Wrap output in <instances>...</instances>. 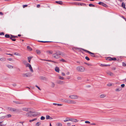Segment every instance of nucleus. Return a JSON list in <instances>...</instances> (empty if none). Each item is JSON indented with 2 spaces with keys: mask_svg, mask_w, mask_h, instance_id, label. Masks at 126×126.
Returning <instances> with one entry per match:
<instances>
[{
  "mask_svg": "<svg viewBox=\"0 0 126 126\" xmlns=\"http://www.w3.org/2000/svg\"><path fill=\"white\" fill-rule=\"evenodd\" d=\"M77 70L80 72H83L84 71V68L82 66H79L77 67Z\"/></svg>",
  "mask_w": 126,
  "mask_h": 126,
  "instance_id": "f257e3e1",
  "label": "nucleus"
},
{
  "mask_svg": "<svg viewBox=\"0 0 126 126\" xmlns=\"http://www.w3.org/2000/svg\"><path fill=\"white\" fill-rule=\"evenodd\" d=\"M52 57L55 59H58L60 58V56H59L57 52L56 51V53L53 54L52 55Z\"/></svg>",
  "mask_w": 126,
  "mask_h": 126,
  "instance_id": "f03ea898",
  "label": "nucleus"
},
{
  "mask_svg": "<svg viewBox=\"0 0 126 126\" xmlns=\"http://www.w3.org/2000/svg\"><path fill=\"white\" fill-rule=\"evenodd\" d=\"M83 50L85 51L86 52H88V53L91 54V55L92 57H96V56L94 54V53H92L90 51H88L87 50L83 49Z\"/></svg>",
  "mask_w": 126,
  "mask_h": 126,
  "instance_id": "7ed1b4c3",
  "label": "nucleus"
},
{
  "mask_svg": "<svg viewBox=\"0 0 126 126\" xmlns=\"http://www.w3.org/2000/svg\"><path fill=\"white\" fill-rule=\"evenodd\" d=\"M32 116L34 117L40 114V113L39 112H38L32 111Z\"/></svg>",
  "mask_w": 126,
  "mask_h": 126,
  "instance_id": "20e7f679",
  "label": "nucleus"
},
{
  "mask_svg": "<svg viewBox=\"0 0 126 126\" xmlns=\"http://www.w3.org/2000/svg\"><path fill=\"white\" fill-rule=\"evenodd\" d=\"M22 75L23 77H30L31 76V74L29 73H25L22 74Z\"/></svg>",
  "mask_w": 126,
  "mask_h": 126,
  "instance_id": "39448f33",
  "label": "nucleus"
},
{
  "mask_svg": "<svg viewBox=\"0 0 126 126\" xmlns=\"http://www.w3.org/2000/svg\"><path fill=\"white\" fill-rule=\"evenodd\" d=\"M106 60L109 61H115L116 60V59L115 57L111 58L110 57H108L106 58Z\"/></svg>",
  "mask_w": 126,
  "mask_h": 126,
  "instance_id": "423d86ee",
  "label": "nucleus"
},
{
  "mask_svg": "<svg viewBox=\"0 0 126 126\" xmlns=\"http://www.w3.org/2000/svg\"><path fill=\"white\" fill-rule=\"evenodd\" d=\"M69 97L70 98L72 99H78L79 96L76 95H70Z\"/></svg>",
  "mask_w": 126,
  "mask_h": 126,
  "instance_id": "0eeeda50",
  "label": "nucleus"
},
{
  "mask_svg": "<svg viewBox=\"0 0 126 126\" xmlns=\"http://www.w3.org/2000/svg\"><path fill=\"white\" fill-rule=\"evenodd\" d=\"M26 66L27 67H29V69L32 72H33V70L32 69L31 66L30 64L29 63H27L26 64Z\"/></svg>",
  "mask_w": 126,
  "mask_h": 126,
  "instance_id": "6e6552de",
  "label": "nucleus"
},
{
  "mask_svg": "<svg viewBox=\"0 0 126 126\" xmlns=\"http://www.w3.org/2000/svg\"><path fill=\"white\" fill-rule=\"evenodd\" d=\"M56 82L57 83L60 84H63L65 83V82L61 80H57Z\"/></svg>",
  "mask_w": 126,
  "mask_h": 126,
  "instance_id": "1a4fd4ad",
  "label": "nucleus"
},
{
  "mask_svg": "<svg viewBox=\"0 0 126 126\" xmlns=\"http://www.w3.org/2000/svg\"><path fill=\"white\" fill-rule=\"evenodd\" d=\"M14 111L17 113H19L21 112L20 109L15 108Z\"/></svg>",
  "mask_w": 126,
  "mask_h": 126,
  "instance_id": "9d476101",
  "label": "nucleus"
},
{
  "mask_svg": "<svg viewBox=\"0 0 126 126\" xmlns=\"http://www.w3.org/2000/svg\"><path fill=\"white\" fill-rule=\"evenodd\" d=\"M32 112L30 111L28 113H27L26 115L28 117H32Z\"/></svg>",
  "mask_w": 126,
  "mask_h": 126,
  "instance_id": "9b49d317",
  "label": "nucleus"
},
{
  "mask_svg": "<svg viewBox=\"0 0 126 126\" xmlns=\"http://www.w3.org/2000/svg\"><path fill=\"white\" fill-rule=\"evenodd\" d=\"M76 103V102L74 100H69L68 104H75Z\"/></svg>",
  "mask_w": 126,
  "mask_h": 126,
  "instance_id": "f8f14e48",
  "label": "nucleus"
},
{
  "mask_svg": "<svg viewBox=\"0 0 126 126\" xmlns=\"http://www.w3.org/2000/svg\"><path fill=\"white\" fill-rule=\"evenodd\" d=\"M40 78L41 79L43 80L47 81V78L43 76H41L40 77Z\"/></svg>",
  "mask_w": 126,
  "mask_h": 126,
  "instance_id": "ddd939ff",
  "label": "nucleus"
},
{
  "mask_svg": "<svg viewBox=\"0 0 126 126\" xmlns=\"http://www.w3.org/2000/svg\"><path fill=\"white\" fill-rule=\"evenodd\" d=\"M13 102L17 104H22L23 103L21 102H20L18 101H14Z\"/></svg>",
  "mask_w": 126,
  "mask_h": 126,
  "instance_id": "4468645a",
  "label": "nucleus"
},
{
  "mask_svg": "<svg viewBox=\"0 0 126 126\" xmlns=\"http://www.w3.org/2000/svg\"><path fill=\"white\" fill-rule=\"evenodd\" d=\"M70 119L69 120L70 121H71L72 122H76L78 121L76 119L72 118H70Z\"/></svg>",
  "mask_w": 126,
  "mask_h": 126,
  "instance_id": "2eb2a0df",
  "label": "nucleus"
},
{
  "mask_svg": "<svg viewBox=\"0 0 126 126\" xmlns=\"http://www.w3.org/2000/svg\"><path fill=\"white\" fill-rule=\"evenodd\" d=\"M62 100L63 102L65 103H66L68 104V102H69V100L63 99H62Z\"/></svg>",
  "mask_w": 126,
  "mask_h": 126,
  "instance_id": "dca6fc26",
  "label": "nucleus"
},
{
  "mask_svg": "<svg viewBox=\"0 0 126 126\" xmlns=\"http://www.w3.org/2000/svg\"><path fill=\"white\" fill-rule=\"evenodd\" d=\"M57 52L58 54L59 55V56H60L61 55H64V53L61 52L60 51H57Z\"/></svg>",
  "mask_w": 126,
  "mask_h": 126,
  "instance_id": "f3484780",
  "label": "nucleus"
},
{
  "mask_svg": "<svg viewBox=\"0 0 126 126\" xmlns=\"http://www.w3.org/2000/svg\"><path fill=\"white\" fill-rule=\"evenodd\" d=\"M122 90V88L121 87H119L115 89V91L116 92H119L121 91Z\"/></svg>",
  "mask_w": 126,
  "mask_h": 126,
  "instance_id": "a211bd4d",
  "label": "nucleus"
},
{
  "mask_svg": "<svg viewBox=\"0 0 126 126\" xmlns=\"http://www.w3.org/2000/svg\"><path fill=\"white\" fill-rule=\"evenodd\" d=\"M100 66L102 67H106L107 66H110V64H101L100 65Z\"/></svg>",
  "mask_w": 126,
  "mask_h": 126,
  "instance_id": "6ab92c4d",
  "label": "nucleus"
},
{
  "mask_svg": "<svg viewBox=\"0 0 126 126\" xmlns=\"http://www.w3.org/2000/svg\"><path fill=\"white\" fill-rule=\"evenodd\" d=\"M55 2L60 5H62L63 4V2L62 1H56Z\"/></svg>",
  "mask_w": 126,
  "mask_h": 126,
  "instance_id": "aec40b11",
  "label": "nucleus"
},
{
  "mask_svg": "<svg viewBox=\"0 0 126 126\" xmlns=\"http://www.w3.org/2000/svg\"><path fill=\"white\" fill-rule=\"evenodd\" d=\"M14 108H11V107H8V109L9 110H10L11 111H14Z\"/></svg>",
  "mask_w": 126,
  "mask_h": 126,
  "instance_id": "412c9836",
  "label": "nucleus"
},
{
  "mask_svg": "<svg viewBox=\"0 0 126 126\" xmlns=\"http://www.w3.org/2000/svg\"><path fill=\"white\" fill-rule=\"evenodd\" d=\"M29 109L30 108H23L22 109V110L23 111H28V109Z\"/></svg>",
  "mask_w": 126,
  "mask_h": 126,
  "instance_id": "4be33fe9",
  "label": "nucleus"
},
{
  "mask_svg": "<svg viewBox=\"0 0 126 126\" xmlns=\"http://www.w3.org/2000/svg\"><path fill=\"white\" fill-rule=\"evenodd\" d=\"M32 58L33 57L32 56H29L27 58L28 60V61L29 63H30L31 60Z\"/></svg>",
  "mask_w": 126,
  "mask_h": 126,
  "instance_id": "5701e85b",
  "label": "nucleus"
},
{
  "mask_svg": "<svg viewBox=\"0 0 126 126\" xmlns=\"http://www.w3.org/2000/svg\"><path fill=\"white\" fill-rule=\"evenodd\" d=\"M59 67H55V70L56 72H59Z\"/></svg>",
  "mask_w": 126,
  "mask_h": 126,
  "instance_id": "b1692460",
  "label": "nucleus"
},
{
  "mask_svg": "<svg viewBox=\"0 0 126 126\" xmlns=\"http://www.w3.org/2000/svg\"><path fill=\"white\" fill-rule=\"evenodd\" d=\"M70 118H69L67 117L66 118L65 120L64 121V122H66L67 121H70Z\"/></svg>",
  "mask_w": 126,
  "mask_h": 126,
  "instance_id": "393cba45",
  "label": "nucleus"
},
{
  "mask_svg": "<svg viewBox=\"0 0 126 126\" xmlns=\"http://www.w3.org/2000/svg\"><path fill=\"white\" fill-rule=\"evenodd\" d=\"M77 50H78L79 51H81L82 50H83V49H83L82 48L78 47L77 48Z\"/></svg>",
  "mask_w": 126,
  "mask_h": 126,
  "instance_id": "a878e982",
  "label": "nucleus"
},
{
  "mask_svg": "<svg viewBox=\"0 0 126 126\" xmlns=\"http://www.w3.org/2000/svg\"><path fill=\"white\" fill-rule=\"evenodd\" d=\"M122 7H123L125 9H126L125 8V3L124 2H122Z\"/></svg>",
  "mask_w": 126,
  "mask_h": 126,
  "instance_id": "bb28decb",
  "label": "nucleus"
},
{
  "mask_svg": "<svg viewBox=\"0 0 126 126\" xmlns=\"http://www.w3.org/2000/svg\"><path fill=\"white\" fill-rule=\"evenodd\" d=\"M7 66L9 68H13V66L10 65H7Z\"/></svg>",
  "mask_w": 126,
  "mask_h": 126,
  "instance_id": "cd10ccee",
  "label": "nucleus"
},
{
  "mask_svg": "<svg viewBox=\"0 0 126 126\" xmlns=\"http://www.w3.org/2000/svg\"><path fill=\"white\" fill-rule=\"evenodd\" d=\"M0 60L1 61H4L6 60V59L5 58H1L0 59Z\"/></svg>",
  "mask_w": 126,
  "mask_h": 126,
  "instance_id": "c85d7f7f",
  "label": "nucleus"
},
{
  "mask_svg": "<svg viewBox=\"0 0 126 126\" xmlns=\"http://www.w3.org/2000/svg\"><path fill=\"white\" fill-rule=\"evenodd\" d=\"M5 37L8 38H10V35L9 34H6L5 35Z\"/></svg>",
  "mask_w": 126,
  "mask_h": 126,
  "instance_id": "c756f323",
  "label": "nucleus"
},
{
  "mask_svg": "<svg viewBox=\"0 0 126 126\" xmlns=\"http://www.w3.org/2000/svg\"><path fill=\"white\" fill-rule=\"evenodd\" d=\"M38 41L39 42H42L44 43H48V42H51V41Z\"/></svg>",
  "mask_w": 126,
  "mask_h": 126,
  "instance_id": "7c9ffc66",
  "label": "nucleus"
},
{
  "mask_svg": "<svg viewBox=\"0 0 126 126\" xmlns=\"http://www.w3.org/2000/svg\"><path fill=\"white\" fill-rule=\"evenodd\" d=\"M36 52L38 54H39L41 53L40 51L39 50H36Z\"/></svg>",
  "mask_w": 126,
  "mask_h": 126,
  "instance_id": "2f4dec72",
  "label": "nucleus"
},
{
  "mask_svg": "<svg viewBox=\"0 0 126 126\" xmlns=\"http://www.w3.org/2000/svg\"><path fill=\"white\" fill-rule=\"evenodd\" d=\"M6 118H9L11 116V115L10 114H8L5 116Z\"/></svg>",
  "mask_w": 126,
  "mask_h": 126,
  "instance_id": "473e14b6",
  "label": "nucleus"
},
{
  "mask_svg": "<svg viewBox=\"0 0 126 126\" xmlns=\"http://www.w3.org/2000/svg\"><path fill=\"white\" fill-rule=\"evenodd\" d=\"M102 5L103 6L105 7H107V5L105 3L103 2Z\"/></svg>",
  "mask_w": 126,
  "mask_h": 126,
  "instance_id": "72a5a7b5",
  "label": "nucleus"
},
{
  "mask_svg": "<svg viewBox=\"0 0 126 126\" xmlns=\"http://www.w3.org/2000/svg\"><path fill=\"white\" fill-rule=\"evenodd\" d=\"M79 5H80L81 6L86 5V4L84 3H79L78 4Z\"/></svg>",
  "mask_w": 126,
  "mask_h": 126,
  "instance_id": "f704fd0d",
  "label": "nucleus"
},
{
  "mask_svg": "<svg viewBox=\"0 0 126 126\" xmlns=\"http://www.w3.org/2000/svg\"><path fill=\"white\" fill-rule=\"evenodd\" d=\"M106 96V95L104 94H102L100 95V97L101 98H103Z\"/></svg>",
  "mask_w": 126,
  "mask_h": 126,
  "instance_id": "c9c22d12",
  "label": "nucleus"
},
{
  "mask_svg": "<svg viewBox=\"0 0 126 126\" xmlns=\"http://www.w3.org/2000/svg\"><path fill=\"white\" fill-rule=\"evenodd\" d=\"M10 39H11L12 41H16V39H15V38H13L12 37V36H11V37H10Z\"/></svg>",
  "mask_w": 126,
  "mask_h": 126,
  "instance_id": "e433bc0d",
  "label": "nucleus"
},
{
  "mask_svg": "<svg viewBox=\"0 0 126 126\" xmlns=\"http://www.w3.org/2000/svg\"><path fill=\"white\" fill-rule=\"evenodd\" d=\"M27 49H29L30 51H31L32 50V49L29 46H27Z\"/></svg>",
  "mask_w": 126,
  "mask_h": 126,
  "instance_id": "4c0bfd02",
  "label": "nucleus"
},
{
  "mask_svg": "<svg viewBox=\"0 0 126 126\" xmlns=\"http://www.w3.org/2000/svg\"><path fill=\"white\" fill-rule=\"evenodd\" d=\"M37 119L36 118L32 120H30L29 121V122H31L33 121H34L37 120Z\"/></svg>",
  "mask_w": 126,
  "mask_h": 126,
  "instance_id": "58836bf2",
  "label": "nucleus"
},
{
  "mask_svg": "<svg viewBox=\"0 0 126 126\" xmlns=\"http://www.w3.org/2000/svg\"><path fill=\"white\" fill-rule=\"evenodd\" d=\"M10 35L11 36H12V37L13 38H17L18 37L17 36L13 35L11 34H10Z\"/></svg>",
  "mask_w": 126,
  "mask_h": 126,
  "instance_id": "ea45409f",
  "label": "nucleus"
},
{
  "mask_svg": "<svg viewBox=\"0 0 126 126\" xmlns=\"http://www.w3.org/2000/svg\"><path fill=\"white\" fill-rule=\"evenodd\" d=\"M89 6L90 7H95V6L93 4H89Z\"/></svg>",
  "mask_w": 126,
  "mask_h": 126,
  "instance_id": "a19ab883",
  "label": "nucleus"
},
{
  "mask_svg": "<svg viewBox=\"0 0 126 126\" xmlns=\"http://www.w3.org/2000/svg\"><path fill=\"white\" fill-rule=\"evenodd\" d=\"M40 124V123L39 122H38L36 123L35 125L36 126H39Z\"/></svg>",
  "mask_w": 126,
  "mask_h": 126,
  "instance_id": "79ce46f5",
  "label": "nucleus"
},
{
  "mask_svg": "<svg viewBox=\"0 0 126 126\" xmlns=\"http://www.w3.org/2000/svg\"><path fill=\"white\" fill-rule=\"evenodd\" d=\"M59 78L61 80H63L64 78L63 77L61 76H59Z\"/></svg>",
  "mask_w": 126,
  "mask_h": 126,
  "instance_id": "37998d69",
  "label": "nucleus"
},
{
  "mask_svg": "<svg viewBox=\"0 0 126 126\" xmlns=\"http://www.w3.org/2000/svg\"><path fill=\"white\" fill-rule=\"evenodd\" d=\"M50 116L48 115H47L46 116V119L47 120L49 119L50 118Z\"/></svg>",
  "mask_w": 126,
  "mask_h": 126,
  "instance_id": "c03bdc74",
  "label": "nucleus"
},
{
  "mask_svg": "<svg viewBox=\"0 0 126 126\" xmlns=\"http://www.w3.org/2000/svg\"><path fill=\"white\" fill-rule=\"evenodd\" d=\"M47 52L49 53L50 54H52L53 53V52L52 51H47Z\"/></svg>",
  "mask_w": 126,
  "mask_h": 126,
  "instance_id": "a18cd8bd",
  "label": "nucleus"
},
{
  "mask_svg": "<svg viewBox=\"0 0 126 126\" xmlns=\"http://www.w3.org/2000/svg\"><path fill=\"white\" fill-rule=\"evenodd\" d=\"M60 61L62 62H66V61L63 59H62L61 60H60Z\"/></svg>",
  "mask_w": 126,
  "mask_h": 126,
  "instance_id": "49530a36",
  "label": "nucleus"
},
{
  "mask_svg": "<svg viewBox=\"0 0 126 126\" xmlns=\"http://www.w3.org/2000/svg\"><path fill=\"white\" fill-rule=\"evenodd\" d=\"M45 119V117L43 116H42L40 118V119L42 120H44Z\"/></svg>",
  "mask_w": 126,
  "mask_h": 126,
  "instance_id": "de8ad7c7",
  "label": "nucleus"
},
{
  "mask_svg": "<svg viewBox=\"0 0 126 126\" xmlns=\"http://www.w3.org/2000/svg\"><path fill=\"white\" fill-rule=\"evenodd\" d=\"M52 83V86L53 87H54L55 86V84L53 82H51Z\"/></svg>",
  "mask_w": 126,
  "mask_h": 126,
  "instance_id": "09e8293b",
  "label": "nucleus"
},
{
  "mask_svg": "<svg viewBox=\"0 0 126 126\" xmlns=\"http://www.w3.org/2000/svg\"><path fill=\"white\" fill-rule=\"evenodd\" d=\"M57 126H62V124L60 123H57Z\"/></svg>",
  "mask_w": 126,
  "mask_h": 126,
  "instance_id": "8fccbe9b",
  "label": "nucleus"
},
{
  "mask_svg": "<svg viewBox=\"0 0 126 126\" xmlns=\"http://www.w3.org/2000/svg\"><path fill=\"white\" fill-rule=\"evenodd\" d=\"M85 59L88 61H89L90 60L89 58L87 56H86L85 57Z\"/></svg>",
  "mask_w": 126,
  "mask_h": 126,
  "instance_id": "3c124183",
  "label": "nucleus"
},
{
  "mask_svg": "<svg viewBox=\"0 0 126 126\" xmlns=\"http://www.w3.org/2000/svg\"><path fill=\"white\" fill-rule=\"evenodd\" d=\"M77 47H73L72 48V49L75 52V50H77Z\"/></svg>",
  "mask_w": 126,
  "mask_h": 126,
  "instance_id": "603ef678",
  "label": "nucleus"
},
{
  "mask_svg": "<svg viewBox=\"0 0 126 126\" xmlns=\"http://www.w3.org/2000/svg\"><path fill=\"white\" fill-rule=\"evenodd\" d=\"M6 118L5 116L1 117H0V119H3L4 118Z\"/></svg>",
  "mask_w": 126,
  "mask_h": 126,
  "instance_id": "864d4df0",
  "label": "nucleus"
},
{
  "mask_svg": "<svg viewBox=\"0 0 126 126\" xmlns=\"http://www.w3.org/2000/svg\"><path fill=\"white\" fill-rule=\"evenodd\" d=\"M46 61H48V62H54V63H55V62L53 61H52V60H46Z\"/></svg>",
  "mask_w": 126,
  "mask_h": 126,
  "instance_id": "5fc2aeb1",
  "label": "nucleus"
},
{
  "mask_svg": "<svg viewBox=\"0 0 126 126\" xmlns=\"http://www.w3.org/2000/svg\"><path fill=\"white\" fill-rule=\"evenodd\" d=\"M122 66H126V64L124 62H123L122 63Z\"/></svg>",
  "mask_w": 126,
  "mask_h": 126,
  "instance_id": "6e6d98bb",
  "label": "nucleus"
},
{
  "mask_svg": "<svg viewBox=\"0 0 126 126\" xmlns=\"http://www.w3.org/2000/svg\"><path fill=\"white\" fill-rule=\"evenodd\" d=\"M121 86L122 88H124L125 86V84H122L121 85Z\"/></svg>",
  "mask_w": 126,
  "mask_h": 126,
  "instance_id": "4d7b16f0",
  "label": "nucleus"
},
{
  "mask_svg": "<svg viewBox=\"0 0 126 126\" xmlns=\"http://www.w3.org/2000/svg\"><path fill=\"white\" fill-rule=\"evenodd\" d=\"M85 123L86 124H90V122L88 121H85Z\"/></svg>",
  "mask_w": 126,
  "mask_h": 126,
  "instance_id": "13d9d810",
  "label": "nucleus"
},
{
  "mask_svg": "<svg viewBox=\"0 0 126 126\" xmlns=\"http://www.w3.org/2000/svg\"><path fill=\"white\" fill-rule=\"evenodd\" d=\"M4 32H2L0 33V35H4Z\"/></svg>",
  "mask_w": 126,
  "mask_h": 126,
  "instance_id": "bf43d9fd",
  "label": "nucleus"
},
{
  "mask_svg": "<svg viewBox=\"0 0 126 126\" xmlns=\"http://www.w3.org/2000/svg\"><path fill=\"white\" fill-rule=\"evenodd\" d=\"M103 2H100L98 3V4L100 5H102Z\"/></svg>",
  "mask_w": 126,
  "mask_h": 126,
  "instance_id": "052dcab7",
  "label": "nucleus"
},
{
  "mask_svg": "<svg viewBox=\"0 0 126 126\" xmlns=\"http://www.w3.org/2000/svg\"><path fill=\"white\" fill-rule=\"evenodd\" d=\"M27 6L28 5H24L23 6V8H24L25 7H27Z\"/></svg>",
  "mask_w": 126,
  "mask_h": 126,
  "instance_id": "680f3d73",
  "label": "nucleus"
},
{
  "mask_svg": "<svg viewBox=\"0 0 126 126\" xmlns=\"http://www.w3.org/2000/svg\"><path fill=\"white\" fill-rule=\"evenodd\" d=\"M8 59V60L10 61H12V58H9L8 59Z\"/></svg>",
  "mask_w": 126,
  "mask_h": 126,
  "instance_id": "e2e57ef3",
  "label": "nucleus"
},
{
  "mask_svg": "<svg viewBox=\"0 0 126 126\" xmlns=\"http://www.w3.org/2000/svg\"><path fill=\"white\" fill-rule=\"evenodd\" d=\"M35 86L37 87L39 90H41V89H40L39 87L37 85H36Z\"/></svg>",
  "mask_w": 126,
  "mask_h": 126,
  "instance_id": "0e129e2a",
  "label": "nucleus"
},
{
  "mask_svg": "<svg viewBox=\"0 0 126 126\" xmlns=\"http://www.w3.org/2000/svg\"><path fill=\"white\" fill-rule=\"evenodd\" d=\"M77 79L78 80H81V78L80 77H78L77 78Z\"/></svg>",
  "mask_w": 126,
  "mask_h": 126,
  "instance_id": "69168bd1",
  "label": "nucleus"
},
{
  "mask_svg": "<svg viewBox=\"0 0 126 126\" xmlns=\"http://www.w3.org/2000/svg\"><path fill=\"white\" fill-rule=\"evenodd\" d=\"M112 85V84L111 83H109L107 84V86H110Z\"/></svg>",
  "mask_w": 126,
  "mask_h": 126,
  "instance_id": "338daca9",
  "label": "nucleus"
},
{
  "mask_svg": "<svg viewBox=\"0 0 126 126\" xmlns=\"http://www.w3.org/2000/svg\"><path fill=\"white\" fill-rule=\"evenodd\" d=\"M23 63L24 64H25L27 63V61L25 60H24L23 61Z\"/></svg>",
  "mask_w": 126,
  "mask_h": 126,
  "instance_id": "774afa93",
  "label": "nucleus"
}]
</instances>
